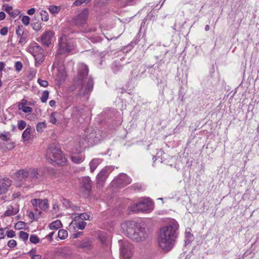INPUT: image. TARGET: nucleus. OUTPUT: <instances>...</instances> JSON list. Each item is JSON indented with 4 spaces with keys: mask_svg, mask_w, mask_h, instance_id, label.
Returning a JSON list of instances; mask_svg holds the SVG:
<instances>
[{
    "mask_svg": "<svg viewBox=\"0 0 259 259\" xmlns=\"http://www.w3.org/2000/svg\"><path fill=\"white\" fill-rule=\"evenodd\" d=\"M0 139L4 141H8L10 140V134L9 133L7 134L2 133L0 134Z\"/></svg>",
    "mask_w": 259,
    "mask_h": 259,
    "instance_id": "4c0bfd02",
    "label": "nucleus"
},
{
    "mask_svg": "<svg viewBox=\"0 0 259 259\" xmlns=\"http://www.w3.org/2000/svg\"><path fill=\"white\" fill-rule=\"evenodd\" d=\"M179 225L175 220L170 221L159 231L158 242L159 247L165 251H169L174 246L178 235Z\"/></svg>",
    "mask_w": 259,
    "mask_h": 259,
    "instance_id": "f257e3e1",
    "label": "nucleus"
},
{
    "mask_svg": "<svg viewBox=\"0 0 259 259\" xmlns=\"http://www.w3.org/2000/svg\"><path fill=\"white\" fill-rule=\"evenodd\" d=\"M55 104H56V101L54 100H51L49 102V105L51 107L54 106Z\"/></svg>",
    "mask_w": 259,
    "mask_h": 259,
    "instance_id": "4d7b16f0",
    "label": "nucleus"
},
{
    "mask_svg": "<svg viewBox=\"0 0 259 259\" xmlns=\"http://www.w3.org/2000/svg\"><path fill=\"white\" fill-rule=\"evenodd\" d=\"M35 251L33 249V259H41V256L39 254H35Z\"/></svg>",
    "mask_w": 259,
    "mask_h": 259,
    "instance_id": "3c124183",
    "label": "nucleus"
},
{
    "mask_svg": "<svg viewBox=\"0 0 259 259\" xmlns=\"http://www.w3.org/2000/svg\"><path fill=\"white\" fill-rule=\"evenodd\" d=\"M44 180V175L41 170H33V183H38Z\"/></svg>",
    "mask_w": 259,
    "mask_h": 259,
    "instance_id": "6ab92c4d",
    "label": "nucleus"
},
{
    "mask_svg": "<svg viewBox=\"0 0 259 259\" xmlns=\"http://www.w3.org/2000/svg\"><path fill=\"white\" fill-rule=\"evenodd\" d=\"M89 10L87 9L81 11L74 19V22L78 26H82L84 25L89 16Z\"/></svg>",
    "mask_w": 259,
    "mask_h": 259,
    "instance_id": "f8f14e48",
    "label": "nucleus"
},
{
    "mask_svg": "<svg viewBox=\"0 0 259 259\" xmlns=\"http://www.w3.org/2000/svg\"><path fill=\"white\" fill-rule=\"evenodd\" d=\"M41 28V24L39 22L35 23L33 26V29L35 30H38Z\"/></svg>",
    "mask_w": 259,
    "mask_h": 259,
    "instance_id": "49530a36",
    "label": "nucleus"
},
{
    "mask_svg": "<svg viewBox=\"0 0 259 259\" xmlns=\"http://www.w3.org/2000/svg\"><path fill=\"white\" fill-rule=\"evenodd\" d=\"M132 182V179L125 174H120L112 181L113 184L119 187H124Z\"/></svg>",
    "mask_w": 259,
    "mask_h": 259,
    "instance_id": "9b49d317",
    "label": "nucleus"
},
{
    "mask_svg": "<svg viewBox=\"0 0 259 259\" xmlns=\"http://www.w3.org/2000/svg\"><path fill=\"white\" fill-rule=\"evenodd\" d=\"M20 14V11L19 10H15L12 11V15L11 16L15 17Z\"/></svg>",
    "mask_w": 259,
    "mask_h": 259,
    "instance_id": "09e8293b",
    "label": "nucleus"
},
{
    "mask_svg": "<svg viewBox=\"0 0 259 259\" xmlns=\"http://www.w3.org/2000/svg\"><path fill=\"white\" fill-rule=\"evenodd\" d=\"M48 207L47 200L33 199V220L38 219L42 211L46 210Z\"/></svg>",
    "mask_w": 259,
    "mask_h": 259,
    "instance_id": "0eeeda50",
    "label": "nucleus"
},
{
    "mask_svg": "<svg viewBox=\"0 0 259 259\" xmlns=\"http://www.w3.org/2000/svg\"><path fill=\"white\" fill-rule=\"evenodd\" d=\"M31 134V129L30 127H27L22 134V138L24 142L27 144L30 139Z\"/></svg>",
    "mask_w": 259,
    "mask_h": 259,
    "instance_id": "4be33fe9",
    "label": "nucleus"
},
{
    "mask_svg": "<svg viewBox=\"0 0 259 259\" xmlns=\"http://www.w3.org/2000/svg\"><path fill=\"white\" fill-rule=\"evenodd\" d=\"M32 240H33V238H32V235H30V237H29V241L32 243Z\"/></svg>",
    "mask_w": 259,
    "mask_h": 259,
    "instance_id": "0e129e2a",
    "label": "nucleus"
},
{
    "mask_svg": "<svg viewBox=\"0 0 259 259\" xmlns=\"http://www.w3.org/2000/svg\"><path fill=\"white\" fill-rule=\"evenodd\" d=\"M87 225V223L81 220H73L70 224V229L76 230V229L83 230Z\"/></svg>",
    "mask_w": 259,
    "mask_h": 259,
    "instance_id": "dca6fc26",
    "label": "nucleus"
},
{
    "mask_svg": "<svg viewBox=\"0 0 259 259\" xmlns=\"http://www.w3.org/2000/svg\"><path fill=\"white\" fill-rule=\"evenodd\" d=\"M30 18L28 16H23L22 18V22L25 25H28L29 23Z\"/></svg>",
    "mask_w": 259,
    "mask_h": 259,
    "instance_id": "58836bf2",
    "label": "nucleus"
},
{
    "mask_svg": "<svg viewBox=\"0 0 259 259\" xmlns=\"http://www.w3.org/2000/svg\"><path fill=\"white\" fill-rule=\"evenodd\" d=\"M72 210L75 211H79L80 210V208L79 206L74 205L71 203V206L70 207Z\"/></svg>",
    "mask_w": 259,
    "mask_h": 259,
    "instance_id": "8fccbe9b",
    "label": "nucleus"
},
{
    "mask_svg": "<svg viewBox=\"0 0 259 259\" xmlns=\"http://www.w3.org/2000/svg\"><path fill=\"white\" fill-rule=\"evenodd\" d=\"M8 28L7 27H3L0 30V34L2 35H6L8 33Z\"/></svg>",
    "mask_w": 259,
    "mask_h": 259,
    "instance_id": "de8ad7c7",
    "label": "nucleus"
},
{
    "mask_svg": "<svg viewBox=\"0 0 259 259\" xmlns=\"http://www.w3.org/2000/svg\"><path fill=\"white\" fill-rule=\"evenodd\" d=\"M19 42L20 44H25L26 42L25 38L23 37H21L19 40Z\"/></svg>",
    "mask_w": 259,
    "mask_h": 259,
    "instance_id": "5fc2aeb1",
    "label": "nucleus"
},
{
    "mask_svg": "<svg viewBox=\"0 0 259 259\" xmlns=\"http://www.w3.org/2000/svg\"><path fill=\"white\" fill-rule=\"evenodd\" d=\"M37 82L40 86L43 87H46L48 85L47 81L45 80H42L40 78L38 79Z\"/></svg>",
    "mask_w": 259,
    "mask_h": 259,
    "instance_id": "c03bdc74",
    "label": "nucleus"
},
{
    "mask_svg": "<svg viewBox=\"0 0 259 259\" xmlns=\"http://www.w3.org/2000/svg\"><path fill=\"white\" fill-rule=\"evenodd\" d=\"M28 176V172L25 169H20L15 172L12 178L17 186H21L22 183L25 181Z\"/></svg>",
    "mask_w": 259,
    "mask_h": 259,
    "instance_id": "9d476101",
    "label": "nucleus"
},
{
    "mask_svg": "<svg viewBox=\"0 0 259 259\" xmlns=\"http://www.w3.org/2000/svg\"><path fill=\"white\" fill-rule=\"evenodd\" d=\"M81 187L87 191H90L92 189L91 180L89 177L82 178L80 180Z\"/></svg>",
    "mask_w": 259,
    "mask_h": 259,
    "instance_id": "a211bd4d",
    "label": "nucleus"
},
{
    "mask_svg": "<svg viewBox=\"0 0 259 259\" xmlns=\"http://www.w3.org/2000/svg\"><path fill=\"white\" fill-rule=\"evenodd\" d=\"M32 251V250L29 251V253L30 254V255L31 254Z\"/></svg>",
    "mask_w": 259,
    "mask_h": 259,
    "instance_id": "69168bd1",
    "label": "nucleus"
},
{
    "mask_svg": "<svg viewBox=\"0 0 259 259\" xmlns=\"http://www.w3.org/2000/svg\"><path fill=\"white\" fill-rule=\"evenodd\" d=\"M23 65L21 62L17 61L15 64V68L16 71L19 72L21 70Z\"/></svg>",
    "mask_w": 259,
    "mask_h": 259,
    "instance_id": "c9c22d12",
    "label": "nucleus"
},
{
    "mask_svg": "<svg viewBox=\"0 0 259 259\" xmlns=\"http://www.w3.org/2000/svg\"><path fill=\"white\" fill-rule=\"evenodd\" d=\"M18 212V210L15 209L12 205H10L7 207V209L4 212V215L5 217H9L16 214Z\"/></svg>",
    "mask_w": 259,
    "mask_h": 259,
    "instance_id": "5701e85b",
    "label": "nucleus"
},
{
    "mask_svg": "<svg viewBox=\"0 0 259 259\" xmlns=\"http://www.w3.org/2000/svg\"><path fill=\"white\" fill-rule=\"evenodd\" d=\"M54 232H51V233H50V234L47 236V237H48V238H51L52 237L53 235H54Z\"/></svg>",
    "mask_w": 259,
    "mask_h": 259,
    "instance_id": "bf43d9fd",
    "label": "nucleus"
},
{
    "mask_svg": "<svg viewBox=\"0 0 259 259\" xmlns=\"http://www.w3.org/2000/svg\"><path fill=\"white\" fill-rule=\"evenodd\" d=\"M40 14L42 21L46 22L49 20V15L46 11L41 10L40 12Z\"/></svg>",
    "mask_w": 259,
    "mask_h": 259,
    "instance_id": "7c9ffc66",
    "label": "nucleus"
},
{
    "mask_svg": "<svg viewBox=\"0 0 259 259\" xmlns=\"http://www.w3.org/2000/svg\"><path fill=\"white\" fill-rule=\"evenodd\" d=\"M5 67V64L2 62H0V71L2 72V70L4 69Z\"/></svg>",
    "mask_w": 259,
    "mask_h": 259,
    "instance_id": "6e6d98bb",
    "label": "nucleus"
},
{
    "mask_svg": "<svg viewBox=\"0 0 259 259\" xmlns=\"http://www.w3.org/2000/svg\"><path fill=\"white\" fill-rule=\"evenodd\" d=\"M26 227V224L25 222L22 221H19L17 222L15 225V228L16 230H21L25 229Z\"/></svg>",
    "mask_w": 259,
    "mask_h": 259,
    "instance_id": "cd10ccee",
    "label": "nucleus"
},
{
    "mask_svg": "<svg viewBox=\"0 0 259 259\" xmlns=\"http://www.w3.org/2000/svg\"><path fill=\"white\" fill-rule=\"evenodd\" d=\"M112 170L111 167H105L100 171L96 177L98 188L100 189L103 187L107 178Z\"/></svg>",
    "mask_w": 259,
    "mask_h": 259,
    "instance_id": "6e6552de",
    "label": "nucleus"
},
{
    "mask_svg": "<svg viewBox=\"0 0 259 259\" xmlns=\"http://www.w3.org/2000/svg\"><path fill=\"white\" fill-rule=\"evenodd\" d=\"M121 227L124 234L134 241H142L146 237L145 229L139 227V225L134 221L123 223Z\"/></svg>",
    "mask_w": 259,
    "mask_h": 259,
    "instance_id": "7ed1b4c3",
    "label": "nucleus"
},
{
    "mask_svg": "<svg viewBox=\"0 0 259 259\" xmlns=\"http://www.w3.org/2000/svg\"><path fill=\"white\" fill-rule=\"evenodd\" d=\"M54 33L52 31H46L41 37L42 43L46 46H49L52 40Z\"/></svg>",
    "mask_w": 259,
    "mask_h": 259,
    "instance_id": "f3484780",
    "label": "nucleus"
},
{
    "mask_svg": "<svg viewBox=\"0 0 259 259\" xmlns=\"http://www.w3.org/2000/svg\"><path fill=\"white\" fill-rule=\"evenodd\" d=\"M46 160L51 164L56 165H64L66 159L61 151L55 146H50L47 150Z\"/></svg>",
    "mask_w": 259,
    "mask_h": 259,
    "instance_id": "20e7f679",
    "label": "nucleus"
},
{
    "mask_svg": "<svg viewBox=\"0 0 259 259\" xmlns=\"http://www.w3.org/2000/svg\"><path fill=\"white\" fill-rule=\"evenodd\" d=\"M209 29V26L208 25H206L205 27V30L208 31Z\"/></svg>",
    "mask_w": 259,
    "mask_h": 259,
    "instance_id": "680f3d73",
    "label": "nucleus"
},
{
    "mask_svg": "<svg viewBox=\"0 0 259 259\" xmlns=\"http://www.w3.org/2000/svg\"><path fill=\"white\" fill-rule=\"evenodd\" d=\"M58 237L63 240L65 239L68 237V233L67 231L64 230V229H61L58 231Z\"/></svg>",
    "mask_w": 259,
    "mask_h": 259,
    "instance_id": "bb28decb",
    "label": "nucleus"
},
{
    "mask_svg": "<svg viewBox=\"0 0 259 259\" xmlns=\"http://www.w3.org/2000/svg\"><path fill=\"white\" fill-rule=\"evenodd\" d=\"M58 72L57 74L56 79L59 82L63 81L66 76V73L65 69V67L63 65H57Z\"/></svg>",
    "mask_w": 259,
    "mask_h": 259,
    "instance_id": "2eb2a0df",
    "label": "nucleus"
},
{
    "mask_svg": "<svg viewBox=\"0 0 259 259\" xmlns=\"http://www.w3.org/2000/svg\"><path fill=\"white\" fill-rule=\"evenodd\" d=\"M7 228H0V239L5 238L6 235Z\"/></svg>",
    "mask_w": 259,
    "mask_h": 259,
    "instance_id": "e433bc0d",
    "label": "nucleus"
},
{
    "mask_svg": "<svg viewBox=\"0 0 259 259\" xmlns=\"http://www.w3.org/2000/svg\"><path fill=\"white\" fill-rule=\"evenodd\" d=\"M58 116V113L57 112L52 113L50 116V121L52 123L56 124L57 122V118Z\"/></svg>",
    "mask_w": 259,
    "mask_h": 259,
    "instance_id": "c85d7f7f",
    "label": "nucleus"
},
{
    "mask_svg": "<svg viewBox=\"0 0 259 259\" xmlns=\"http://www.w3.org/2000/svg\"><path fill=\"white\" fill-rule=\"evenodd\" d=\"M186 236L187 237H191V234L190 232H186Z\"/></svg>",
    "mask_w": 259,
    "mask_h": 259,
    "instance_id": "e2e57ef3",
    "label": "nucleus"
},
{
    "mask_svg": "<svg viewBox=\"0 0 259 259\" xmlns=\"http://www.w3.org/2000/svg\"><path fill=\"white\" fill-rule=\"evenodd\" d=\"M61 9L60 6H56L54 5H51L49 8V11L54 15L58 14Z\"/></svg>",
    "mask_w": 259,
    "mask_h": 259,
    "instance_id": "a878e982",
    "label": "nucleus"
},
{
    "mask_svg": "<svg viewBox=\"0 0 259 259\" xmlns=\"http://www.w3.org/2000/svg\"><path fill=\"white\" fill-rule=\"evenodd\" d=\"M27 13H28V14H29L30 15H32V8L29 9L27 11Z\"/></svg>",
    "mask_w": 259,
    "mask_h": 259,
    "instance_id": "13d9d810",
    "label": "nucleus"
},
{
    "mask_svg": "<svg viewBox=\"0 0 259 259\" xmlns=\"http://www.w3.org/2000/svg\"><path fill=\"white\" fill-rule=\"evenodd\" d=\"M49 92L47 91H45L42 93V96L41 97V101L42 102H46L49 97Z\"/></svg>",
    "mask_w": 259,
    "mask_h": 259,
    "instance_id": "72a5a7b5",
    "label": "nucleus"
},
{
    "mask_svg": "<svg viewBox=\"0 0 259 259\" xmlns=\"http://www.w3.org/2000/svg\"><path fill=\"white\" fill-rule=\"evenodd\" d=\"M6 235L9 238H13L15 236V232L13 230H8L7 229Z\"/></svg>",
    "mask_w": 259,
    "mask_h": 259,
    "instance_id": "79ce46f5",
    "label": "nucleus"
},
{
    "mask_svg": "<svg viewBox=\"0 0 259 259\" xmlns=\"http://www.w3.org/2000/svg\"><path fill=\"white\" fill-rule=\"evenodd\" d=\"M62 203L64 206H65L66 208H70L71 206V203L67 199H63L62 200Z\"/></svg>",
    "mask_w": 259,
    "mask_h": 259,
    "instance_id": "37998d69",
    "label": "nucleus"
},
{
    "mask_svg": "<svg viewBox=\"0 0 259 259\" xmlns=\"http://www.w3.org/2000/svg\"><path fill=\"white\" fill-rule=\"evenodd\" d=\"M6 15L4 12H0V21L5 19Z\"/></svg>",
    "mask_w": 259,
    "mask_h": 259,
    "instance_id": "864d4df0",
    "label": "nucleus"
},
{
    "mask_svg": "<svg viewBox=\"0 0 259 259\" xmlns=\"http://www.w3.org/2000/svg\"><path fill=\"white\" fill-rule=\"evenodd\" d=\"M58 207V206L57 204H55L53 206V209L56 211H57V209Z\"/></svg>",
    "mask_w": 259,
    "mask_h": 259,
    "instance_id": "052dcab7",
    "label": "nucleus"
},
{
    "mask_svg": "<svg viewBox=\"0 0 259 259\" xmlns=\"http://www.w3.org/2000/svg\"><path fill=\"white\" fill-rule=\"evenodd\" d=\"M27 101L23 99L18 105V109L22 110L25 113H28L31 111V108L26 106Z\"/></svg>",
    "mask_w": 259,
    "mask_h": 259,
    "instance_id": "aec40b11",
    "label": "nucleus"
},
{
    "mask_svg": "<svg viewBox=\"0 0 259 259\" xmlns=\"http://www.w3.org/2000/svg\"><path fill=\"white\" fill-rule=\"evenodd\" d=\"M128 209L133 212H150L154 209V203L149 198H144L132 204Z\"/></svg>",
    "mask_w": 259,
    "mask_h": 259,
    "instance_id": "39448f33",
    "label": "nucleus"
},
{
    "mask_svg": "<svg viewBox=\"0 0 259 259\" xmlns=\"http://www.w3.org/2000/svg\"><path fill=\"white\" fill-rule=\"evenodd\" d=\"M120 250L121 259H130L132 257V254L131 251L125 250L123 247L121 248Z\"/></svg>",
    "mask_w": 259,
    "mask_h": 259,
    "instance_id": "393cba45",
    "label": "nucleus"
},
{
    "mask_svg": "<svg viewBox=\"0 0 259 259\" xmlns=\"http://www.w3.org/2000/svg\"><path fill=\"white\" fill-rule=\"evenodd\" d=\"M3 10L8 13L10 16H12L13 11L12 7L8 5H4L3 6Z\"/></svg>",
    "mask_w": 259,
    "mask_h": 259,
    "instance_id": "c756f323",
    "label": "nucleus"
},
{
    "mask_svg": "<svg viewBox=\"0 0 259 259\" xmlns=\"http://www.w3.org/2000/svg\"><path fill=\"white\" fill-rule=\"evenodd\" d=\"M24 32V29L22 26H18L16 29V33L18 36H21Z\"/></svg>",
    "mask_w": 259,
    "mask_h": 259,
    "instance_id": "ea45409f",
    "label": "nucleus"
},
{
    "mask_svg": "<svg viewBox=\"0 0 259 259\" xmlns=\"http://www.w3.org/2000/svg\"><path fill=\"white\" fill-rule=\"evenodd\" d=\"M102 161V160L100 158H94L90 163V170L92 172H93L97 166Z\"/></svg>",
    "mask_w": 259,
    "mask_h": 259,
    "instance_id": "412c9836",
    "label": "nucleus"
},
{
    "mask_svg": "<svg viewBox=\"0 0 259 259\" xmlns=\"http://www.w3.org/2000/svg\"><path fill=\"white\" fill-rule=\"evenodd\" d=\"M10 0H3V1L4 2H9L10 1Z\"/></svg>",
    "mask_w": 259,
    "mask_h": 259,
    "instance_id": "774afa93",
    "label": "nucleus"
},
{
    "mask_svg": "<svg viewBox=\"0 0 259 259\" xmlns=\"http://www.w3.org/2000/svg\"><path fill=\"white\" fill-rule=\"evenodd\" d=\"M39 242V239L35 235H33V244L37 243Z\"/></svg>",
    "mask_w": 259,
    "mask_h": 259,
    "instance_id": "603ef678",
    "label": "nucleus"
},
{
    "mask_svg": "<svg viewBox=\"0 0 259 259\" xmlns=\"http://www.w3.org/2000/svg\"><path fill=\"white\" fill-rule=\"evenodd\" d=\"M82 247H87V245H86L85 244L84 245L83 244L82 245Z\"/></svg>",
    "mask_w": 259,
    "mask_h": 259,
    "instance_id": "338daca9",
    "label": "nucleus"
},
{
    "mask_svg": "<svg viewBox=\"0 0 259 259\" xmlns=\"http://www.w3.org/2000/svg\"><path fill=\"white\" fill-rule=\"evenodd\" d=\"M44 56V50L40 47L33 45V57L35 58L36 66L43 62Z\"/></svg>",
    "mask_w": 259,
    "mask_h": 259,
    "instance_id": "ddd939ff",
    "label": "nucleus"
},
{
    "mask_svg": "<svg viewBox=\"0 0 259 259\" xmlns=\"http://www.w3.org/2000/svg\"><path fill=\"white\" fill-rule=\"evenodd\" d=\"M80 219L82 220H89L90 218V215L87 213H80L78 215Z\"/></svg>",
    "mask_w": 259,
    "mask_h": 259,
    "instance_id": "f704fd0d",
    "label": "nucleus"
},
{
    "mask_svg": "<svg viewBox=\"0 0 259 259\" xmlns=\"http://www.w3.org/2000/svg\"><path fill=\"white\" fill-rule=\"evenodd\" d=\"M85 141V140L84 139V138H83L82 141L80 140L78 142L79 144V147L76 148L75 149H73L72 150L73 154L71 156V159L72 161L75 163H80L82 162L84 159V156L78 155V154L81 152V147L84 145V142Z\"/></svg>",
    "mask_w": 259,
    "mask_h": 259,
    "instance_id": "1a4fd4ad",
    "label": "nucleus"
},
{
    "mask_svg": "<svg viewBox=\"0 0 259 259\" xmlns=\"http://www.w3.org/2000/svg\"><path fill=\"white\" fill-rule=\"evenodd\" d=\"M28 234L24 231H21L19 232V237L23 241H26L28 238Z\"/></svg>",
    "mask_w": 259,
    "mask_h": 259,
    "instance_id": "2f4dec72",
    "label": "nucleus"
},
{
    "mask_svg": "<svg viewBox=\"0 0 259 259\" xmlns=\"http://www.w3.org/2000/svg\"><path fill=\"white\" fill-rule=\"evenodd\" d=\"M7 245L10 248H14L16 246L17 242L15 240L11 239L8 241Z\"/></svg>",
    "mask_w": 259,
    "mask_h": 259,
    "instance_id": "a19ab883",
    "label": "nucleus"
},
{
    "mask_svg": "<svg viewBox=\"0 0 259 259\" xmlns=\"http://www.w3.org/2000/svg\"><path fill=\"white\" fill-rule=\"evenodd\" d=\"M88 71L87 65L79 64L77 74L73 81V86L77 90L79 96L88 95L93 89V80L91 76H88Z\"/></svg>",
    "mask_w": 259,
    "mask_h": 259,
    "instance_id": "f03ea898",
    "label": "nucleus"
},
{
    "mask_svg": "<svg viewBox=\"0 0 259 259\" xmlns=\"http://www.w3.org/2000/svg\"><path fill=\"white\" fill-rule=\"evenodd\" d=\"M74 48L73 40L68 38L65 34H63L59 41V53L63 54L70 52L74 49Z\"/></svg>",
    "mask_w": 259,
    "mask_h": 259,
    "instance_id": "423d86ee",
    "label": "nucleus"
},
{
    "mask_svg": "<svg viewBox=\"0 0 259 259\" xmlns=\"http://www.w3.org/2000/svg\"><path fill=\"white\" fill-rule=\"evenodd\" d=\"M45 128L46 124L44 122L39 123L36 126V130L38 132H41Z\"/></svg>",
    "mask_w": 259,
    "mask_h": 259,
    "instance_id": "473e14b6",
    "label": "nucleus"
},
{
    "mask_svg": "<svg viewBox=\"0 0 259 259\" xmlns=\"http://www.w3.org/2000/svg\"><path fill=\"white\" fill-rule=\"evenodd\" d=\"M26 126V123L23 120H20L18 122V127L20 130L24 129Z\"/></svg>",
    "mask_w": 259,
    "mask_h": 259,
    "instance_id": "a18cd8bd",
    "label": "nucleus"
},
{
    "mask_svg": "<svg viewBox=\"0 0 259 259\" xmlns=\"http://www.w3.org/2000/svg\"><path fill=\"white\" fill-rule=\"evenodd\" d=\"M12 181L8 178L0 179V193L5 194L12 185Z\"/></svg>",
    "mask_w": 259,
    "mask_h": 259,
    "instance_id": "4468645a",
    "label": "nucleus"
},
{
    "mask_svg": "<svg viewBox=\"0 0 259 259\" xmlns=\"http://www.w3.org/2000/svg\"><path fill=\"white\" fill-rule=\"evenodd\" d=\"M62 226V223L60 220H57L49 224V228L51 230H58Z\"/></svg>",
    "mask_w": 259,
    "mask_h": 259,
    "instance_id": "b1692460",
    "label": "nucleus"
}]
</instances>
